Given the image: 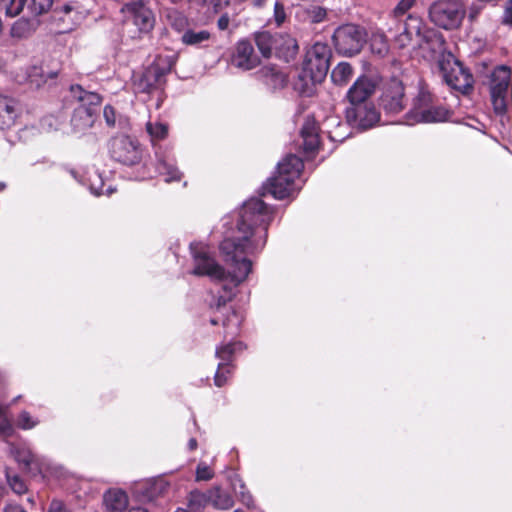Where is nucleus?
<instances>
[{
    "mask_svg": "<svg viewBox=\"0 0 512 512\" xmlns=\"http://www.w3.org/2000/svg\"><path fill=\"white\" fill-rule=\"evenodd\" d=\"M146 131L152 142L161 141L168 136L169 126L160 120H149L146 123Z\"/></svg>",
    "mask_w": 512,
    "mask_h": 512,
    "instance_id": "nucleus-29",
    "label": "nucleus"
},
{
    "mask_svg": "<svg viewBox=\"0 0 512 512\" xmlns=\"http://www.w3.org/2000/svg\"><path fill=\"white\" fill-rule=\"evenodd\" d=\"M54 0H31V9L35 14L47 12L53 5Z\"/></svg>",
    "mask_w": 512,
    "mask_h": 512,
    "instance_id": "nucleus-37",
    "label": "nucleus"
},
{
    "mask_svg": "<svg viewBox=\"0 0 512 512\" xmlns=\"http://www.w3.org/2000/svg\"><path fill=\"white\" fill-rule=\"evenodd\" d=\"M71 10V8L69 6H65V11L66 12H69Z\"/></svg>",
    "mask_w": 512,
    "mask_h": 512,
    "instance_id": "nucleus-64",
    "label": "nucleus"
},
{
    "mask_svg": "<svg viewBox=\"0 0 512 512\" xmlns=\"http://www.w3.org/2000/svg\"><path fill=\"white\" fill-rule=\"evenodd\" d=\"M214 12L218 13L229 5V0H211Z\"/></svg>",
    "mask_w": 512,
    "mask_h": 512,
    "instance_id": "nucleus-50",
    "label": "nucleus"
},
{
    "mask_svg": "<svg viewBox=\"0 0 512 512\" xmlns=\"http://www.w3.org/2000/svg\"><path fill=\"white\" fill-rule=\"evenodd\" d=\"M166 19L176 32H193L188 28L187 17L176 9L167 10Z\"/></svg>",
    "mask_w": 512,
    "mask_h": 512,
    "instance_id": "nucleus-28",
    "label": "nucleus"
},
{
    "mask_svg": "<svg viewBox=\"0 0 512 512\" xmlns=\"http://www.w3.org/2000/svg\"><path fill=\"white\" fill-rule=\"evenodd\" d=\"M175 512H193V511L185 510L184 508H178Z\"/></svg>",
    "mask_w": 512,
    "mask_h": 512,
    "instance_id": "nucleus-59",
    "label": "nucleus"
},
{
    "mask_svg": "<svg viewBox=\"0 0 512 512\" xmlns=\"http://www.w3.org/2000/svg\"><path fill=\"white\" fill-rule=\"evenodd\" d=\"M285 18L286 13L283 4L276 2L274 5V19L278 27L284 23Z\"/></svg>",
    "mask_w": 512,
    "mask_h": 512,
    "instance_id": "nucleus-45",
    "label": "nucleus"
},
{
    "mask_svg": "<svg viewBox=\"0 0 512 512\" xmlns=\"http://www.w3.org/2000/svg\"><path fill=\"white\" fill-rule=\"evenodd\" d=\"M4 512H27V511L18 504H8L5 506Z\"/></svg>",
    "mask_w": 512,
    "mask_h": 512,
    "instance_id": "nucleus-53",
    "label": "nucleus"
},
{
    "mask_svg": "<svg viewBox=\"0 0 512 512\" xmlns=\"http://www.w3.org/2000/svg\"><path fill=\"white\" fill-rule=\"evenodd\" d=\"M303 148L306 152H313L319 146L318 126L313 118H307L301 128Z\"/></svg>",
    "mask_w": 512,
    "mask_h": 512,
    "instance_id": "nucleus-20",
    "label": "nucleus"
},
{
    "mask_svg": "<svg viewBox=\"0 0 512 512\" xmlns=\"http://www.w3.org/2000/svg\"><path fill=\"white\" fill-rule=\"evenodd\" d=\"M165 485L162 482L154 483L151 487L149 499H152L156 494L162 493Z\"/></svg>",
    "mask_w": 512,
    "mask_h": 512,
    "instance_id": "nucleus-52",
    "label": "nucleus"
},
{
    "mask_svg": "<svg viewBox=\"0 0 512 512\" xmlns=\"http://www.w3.org/2000/svg\"><path fill=\"white\" fill-rule=\"evenodd\" d=\"M229 23H230V18L228 16V14L225 13V14H222L220 16V18L218 19L217 27L219 30L223 31V30L228 29Z\"/></svg>",
    "mask_w": 512,
    "mask_h": 512,
    "instance_id": "nucleus-49",
    "label": "nucleus"
},
{
    "mask_svg": "<svg viewBox=\"0 0 512 512\" xmlns=\"http://www.w3.org/2000/svg\"><path fill=\"white\" fill-rule=\"evenodd\" d=\"M157 171L160 175L165 177L166 182L178 181L181 178L179 170L172 163L164 159L158 161Z\"/></svg>",
    "mask_w": 512,
    "mask_h": 512,
    "instance_id": "nucleus-31",
    "label": "nucleus"
},
{
    "mask_svg": "<svg viewBox=\"0 0 512 512\" xmlns=\"http://www.w3.org/2000/svg\"><path fill=\"white\" fill-rule=\"evenodd\" d=\"M210 322H211V324H212V325H217V324H218V320H217V319H215V318H212V319L210 320Z\"/></svg>",
    "mask_w": 512,
    "mask_h": 512,
    "instance_id": "nucleus-60",
    "label": "nucleus"
},
{
    "mask_svg": "<svg viewBox=\"0 0 512 512\" xmlns=\"http://www.w3.org/2000/svg\"><path fill=\"white\" fill-rule=\"evenodd\" d=\"M10 32H18V31H17V27H16V26H13Z\"/></svg>",
    "mask_w": 512,
    "mask_h": 512,
    "instance_id": "nucleus-63",
    "label": "nucleus"
},
{
    "mask_svg": "<svg viewBox=\"0 0 512 512\" xmlns=\"http://www.w3.org/2000/svg\"><path fill=\"white\" fill-rule=\"evenodd\" d=\"M369 41L371 42L370 46L372 52L383 55L388 51L385 34H372Z\"/></svg>",
    "mask_w": 512,
    "mask_h": 512,
    "instance_id": "nucleus-33",
    "label": "nucleus"
},
{
    "mask_svg": "<svg viewBox=\"0 0 512 512\" xmlns=\"http://www.w3.org/2000/svg\"><path fill=\"white\" fill-rule=\"evenodd\" d=\"M103 116L109 127H114L116 123V112L111 105H106L103 110Z\"/></svg>",
    "mask_w": 512,
    "mask_h": 512,
    "instance_id": "nucleus-43",
    "label": "nucleus"
},
{
    "mask_svg": "<svg viewBox=\"0 0 512 512\" xmlns=\"http://www.w3.org/2000/svg\"><path fill=\"white\" fill-rule=\"evenodd\" d=\"M419 48L423 52H429V57L434 58L439 54L438 60L443 54H447L444 50V39L442 34H415Z\"/></svg>",
    "mask_w": 512,
    "mask_h": 512,
    "instance_id": "nucleus-17",
    "label": "nucleus"
},
{
    "mask_svg": "<svg viewBox=\"0 0 512 512\" xmlns=\"http://www.w3.org/2000/svg\"><path fill=\"white\" fill-rule=\"evenodd\" d=\"M128 512H149V511L147 508H144L141 506H136V507H132L131 509H129Z\"/></svg>",
    "mask_w": 512,
    "mask_h": 512,
    "instance_id": "nucleus-55",
    "label": "nucleus"
},
{
    "mask_svg": "<svg viewBox=\"0 0 512 512\" xmlns=\"http://www.w3.org/2000/svg\"><path fill=\"white\" fill-rule=\"evenodd\" d=\"M190 450H195L197 448V441L195 438H191L188 443Z\"/></svg>",
    "mask_w": 512,
    "mask_h": 512,
    "instance_id": "nucleus-56",
    "label": "nucleus"
},
{
    "mask_svg": "<svg viewBox=\"0 0 512 512\" xmlns=\"http://www.w3.org/2000/svg\"><path fill=\"white\" fill-rule=\"evenodd\" d=\"M231 62L233 66L242 70L253 69L258 64V57L254 54V49L251 43L247 41H240L237 44Z\"/></svg>",
    "mask_w": 512,
    "mask_h": 512,
    "instance_id": "nucleus-16",
    "label": "nucleus"
},
{
    "mask_svg": "<svg viewBox=\"0 0 512 512\" xmlns=\"http://www.w3.org/2000/svg\"><path fill=\"white\" fill-rule=\"evenodd\" d=\"M103 503L109 512H122L127 508L128 497L121 489H110L104 494Z\"/></svg>",
    "mask_w": 512,
    "mask_h": 512,
    "instance_id": "nucleus-21",
    "label": "nucleus"
},
{
    "mask_svg": "<svg viewBox=\"0 0 512 512\" xmlns=\"http://www.w3.org/2000/svg\"><path fill=\"white\" fill-rule=\"evenodd\" d=\"M332 51L328 44L316 42L305 54L303 62L304 76L312 83H321L327 76Z\"/></svg>",
    "mask_w": 512,
    "mask_h": 512,
    "instance_id": "nucleus-7",
    "label": "nucleus"
},
{
    "mask_svg": "<svg viewBox=\"0 0 512 512\" xmlns=\"http://www.w3.org/2000/svg\"><path fill=\"white\" fill-rule=\"evenodd\" d=\"M256 44L264 57L275 54L286 62L298 54L297 40L291 34H255Z\"/></svg>",
    "mask_w": 512,
    "mask_h": 512,
    "instance_id": "nucleus-4",
    "label": "nucleus"
},
{
    "mask_svg": "<svg viewBox=\"0 0 512 512\" xmlns=\"http://www.w3.org/2000/svg\"><path fill=\"white\" fill-rule=\"evenodd\" d=\"M502 22L512 26V0H509L506 5Z\"/></svg>",
    "mask_w": 512,
    "mask_h": 512,
    "instance_id": "nucleus-47",
    "label": "nucleus"
},
{
    "mask_svg": "<svg viewBox=\"0 0 512 512\" xmlns=\"http://www.w3.org/2000/svg\"><path fill=\"white\" fill-rule=\"evenodd\" d=\"M368 34H333V41L338 51L346 56L358 54L368 41Z\"/></svg>",
    "mask_w": 512,
    "mask_h": 512,
    "instance_id": "nucleus-15",
    "label": "nucleus"
},
{
    "mask_svg": "<svg viewBox=\"0 0 512 512\" xmlns=\"http://www.w3.org/2000/svg\"><path fill=\"white\" fill-rule=\"evenodd\" d=\"M58 72V69L46 71L42 66L34 65L27 70V80L36 87H40L45 84L48 79L55 78Z\"/></svg>",
    "mask_w": 512,
    "mask_h": 512,
    "instance_id": "nucleus-25",
    "label": "nucleus"
},
{
    "mask_svg": "<svg viewBox=\"0 0 512 512\" xmlns=\"http://www.w3.org/2000/svg\"><path fill=\"white\" fill-rule=\"evenodd\" d=\"M231 374L229 363H219L218 370L214 377V383L217 387H222L227 382V375Z\"/></svg>",
    "mask_w": 512,
    "mask_h": 512,
    "instance_id": "nucleus-34",
    "label": "nucleus"
},
{
    "mask_svg": "<svg viewBox=\"0 0 512 512\" xmlns=\"http://www.w3.org/2000/svg\"><path fill=\"white\" fill-rule=\"evenodd\" d=\"M229 322H231V318L230 317H228L227 319L223 320V325L227 326Z\"/></svg>",
    "mask_w": 512,
    "mask_h": 512,
    "instance_id": "nucleus-58",
    "label": "nucleus"
},
{
    "mask_svg": "<svg viewBox=\"0 0 512 512\" xmlns=\"http://www.w3.org/2000/svg\"><path fill=\"white\" fill-rule=\"evenodd\" d=\"M18 116L16 105L13 100L0 96V129L11 128Z\"/></svg>",
    "mask_w": 512,
    "mask_h": 512,
    "instance_id": "nucleus-22",
    "label": "nucleus"
},
{
    "mask_svg": "<svg viewBox=\"0 0 512 512\" xmlns=\"http://www.w3.org/2000/svg\"><path fill=\"white\" fill-rule=\"evenodd\" d=\"M415 3V0H400L394 9L395 16L404 15Z\"/></svg>",
    "mask_w": 512,
    "mask_h": 512,
    "instance_id": "nucleus-44",
    "label": "nucleus"
},
{
    "mask_svg": "<svg viewBox=\"0 0 512 512\" xmlns=\"http://www.w3.org/2000/svg\"><path fill=\"white\" fill-rule=\"evenodd\" d=\"M210 504L209 490L207 492L192 491L188 498V508L186 510L199 512Z\"/></svg>",
    "mask_w": 512,
    "mask_h": 512,
    "instance_id": "nucleus-30",
    "label": "nucleus"
},
{
    "mask_svg": "<svg viewBox=\"0 0 512 512\" xmlns=\"http://www.w3.org/2000/svg\"><path fill=\"white\" fill-rule=\"evenodd\" d=\"M346 119L351 126L366 130L379 121L380 114L371 102L354 104L347 107Z\"/></svg>",
    "mask_w": 512,
    "mask_h": 512,
    "instance_id": "nucleus-10",
    "label": "nucleus"
},
{
    "mask_svg": "<svg viewBox=\"0 0 512 512\" xmlns=\"http://www.w3.org/2000/svg\"><path fill=\"white\" fill-rule=\"evenodd\" d=\"M303 166L304 165L300 157L290 154L278 164L277 170L294 181L299 177Z\"/></svg>",
    "mask_w": 512,
    "mask_h": 512,
    "instance_id": "nucleus-24",
    "label": "nucleus"
},
{
    "mask_svg": "<svg viewBox=\"0 0 512 512\" xmlns=\"http://www.w3.org/2000/svg\"><path fill=\"white\" fill-rule=\"evenodd\" d=\"M410 35H411V34H408V33L400 34V35H399L398 41L401 43V45H402V46H404V45H405V44H404V40L402 39V37H404L405 39H408Z\"/></svg>",
    "mask_w": 512,
    "mask_h": 512,
    "instance_id": "nucleus-57",
    "label": "nucleus"
},
{
    "mask_svg": "<svg viewBox=\"0 0 512 512\" xmlns=\"http://www.w3.org/2000/svg\"><path fill=\"white\" fill-rule=\"evenodd\" d=\"M8 483L11 489L19 495L27 491L25 482L18 476H8Z\"/></svg>",
    "mask_w": 512,
    "mask_h": 512,
    "instance_id": "nucleus-38",
    "label": "nucleus"
},
{
    "mask_svg": "<svg viewBox=\"0 0 512 512\" xmlns=\"http://www.w3.org/2000/svg\"><path fill=\"white\" fill-rule=\"evenodd\" d=\"M6 188V184L3 182H0V191H3Z\"/></svg>",
    "mask_w": 512,
    "mask_h": 512,
    "instance_id": "nucleus-61",
    "label": "nucleus"
},
{
    "mask_svg": "<svg viewBox=\"0 0 512 512\" xmlns=\"http://www.w3.org/2000/svg\"><path fill=\"white\" fill-rule=\"evenodd\" d=\"M438 66L444 81L451 88L467 93L473 87L472 74L459 62L452 53L443 54Z\"/></svg>",
    "mask_w": 512,
    "mask_h": 512,
    "instance_id": "nucleus-8",
    "label": "nucleus"
},
{
    "mask_svg": "<svg viewBox=\"0 0 512 512\" xmlns=\"http://www.w3.org/2000/svg\"><path fill=\"white\" fill-rule=\"evenodd\" d=\"M353 75V68L347 62L339 63L331 72V79L338 86L346 85Z\"/></svg>",
    "mask_w": 512,
    "mask_h": 512,
    "instance_id": "nucleus-27",
    "label": "nucleus"
},
{
    "mask_svg": "<svg viewBox=\"0 0 512 512\" xmlns=\"http://www.w3.org/2000/svg\"><path fill=\"white\" fill-rule=\"evenodd\" d=\"M272 219L273 211L261 199L247 200L239 210L231 234L220 244V252L229 271L226 272L204 249L198 251L191 246L195 265L193 274L206 275L219 281L229 279L234 286H238L252 270V262L247 255L263 249Z\"/></svg>",
    "mask_w": 512,
    "mask_h": 512,
    "instance_id": "nucleus-1",
    "label": "nucleus"
},
{
    "mask_svg": "<svg viewBox=\"0 0 512 512\" xmlns=\"http://www.w3.org/2000/svg\"><path fill=\"white\" fill-rule=\"evenodd\" d=\"M465 15L461 2L441 0L434 3L429 10L431 21L439 28L452 30L458 28Z\"/></svg>",
    "mask_w": 512,
    "mask_h": 512,
    "instance_id": "nucleus-9",
    "label": "nucleus"
},
{
    "mask_svg": "<svg viewBox=\"0 0 512 512\" xmlns=\"http://www.w3.org/2000/svg\"><path fill=\"white\" fill-rule=\"evenodd\" d=\"M421 26L422 22L419 18L409 15L404 24L403 32H421Z\"/></svg>",
    "mask_w": 512,
    "mask_h": 512,
    "instance_id": "nucleus-40",
    "label": "nucleus"
},
{
    "mask_svg": "<svg viewBox=\"0 0 512 512\" xmlns=\"http://www.w3.org/2000/svg\"><path fill=\"white\" fill-rule=\"evenodd\" d=\"M376 89L375 82L369 77H359L347 91V99L350 105L370 103L368 100Z\"/></svg>",
    "mask_w": 512,
    "mask_h": 512,
    "instance_id": "nucleus-14",
    "label": "nucleus"
},
{
    "mask_svg": "<svg viewBox=\"0 0 512 512\" xmlns=\"http://www.w3.org/2000/svg\"><path fill=\"white\" fill-rule=\"evenodd\" d=\"M404 86L398 79H392L380 97V106L388 114H398L405 107Z\"/></svg>",
    "mask_w": 512,
    "mask_h": 512,
    "instance_id": "nucleus-12",
    "label": "nucleus"
},
{
    "mask_svg": "<svg viewBox=\"0 0 512 512\" xmlns=\"http://www.w3.org/2000/svg\"><path fill=\"white\" fill-rule=\"evenodd\" d=\"M10 453L19 464L23 465L24 469L31 470L33 465L39 468L36 455L26 445L10 444Z\"/></svg>",
    "mask_w": 512,
    "mask_h": 512,
    "instance_id": "nucleus-23",
    "label": "nucleus"
},
{
    "mask_svg": "<svg viewBox=\"0 0 512 512\" xmlns=\"http://www.w3.org/2000/svg\"><path fill=\"white\" fill-rule=\"evenodd\" d=\"M232 299V294L230 293L229 296H219L215 302V304H212L211 307L215 308L217 311H220L223 307L226 306V303Z\"/></svg>",
    "mask_w": 512,
    "mask_h": 512,
    "instance_id": "nucleus-46",
    "label": "nucleus"
},
{
    "mask_svg": "<svg viewBox=\"0 0 512 512\" xmlns=\"http://www.w3.org/2000/svg\"><path fill=\"white\" fill-rule=\"evenodd\" d=\"M175 61L174 54L157 56L141 74L134 77L135 90L139 93H151L161 89L166 82L165 76L171 71Z\"/></svg>",
    "mask_w": 512,
    "mask_h": 512,
    "instance_id": "nucleus-3",
    "label": "nucleus"
},
{
    "mask_svg": "<svg viewBox=\"0 0 512 512\" xmlns=\"http://www.w3.org/2000/svg\"><path fill=\"white\" fill-rule=\"evenodd\" d=\"M479 13V10L477 8L472 7L469 12V20L473 21Z\"/></svg>",
    "mask_w": 512,
    "mask_h": 512,
    "instance_id": "nucleus-54",
    "label": "nucleus"
},
{
    "mask_svg": "<svg viewBox=\"0 0 512 512\" xmlns=\"http://www.w3.org/2000/svg\"><path fill=\"white\" fill-rule=\"evenodd\" d=\"M242 349L241 342L228 343L216 350V357L222 360L221 363H228L232 357V355Z\"/></svg>",
    "mask_w": 512,
    "mask_h": 512,
    "instance_id": "nucleus-32",
    "label": "nucleus"
},
{
    "mask_svg": "<svg viewBox=\"0 0 512 512\" xmlns=\"http://www.w3.org/2000/svg\"><path fill=\"white\" fill-rule=\"evenodd\" d=\"M257 76L273 89L283 88L287 82L285 73L274 65L263 66L257 71Z\"/></svg>",
    "mask_w": 512,
    "mask_h": 512,
    "instance_id": "nucleus-19",
    "label": "nucleus"
},
{
    "mask_svg": "<svg viewBox=\"0 0 512 512\" xmlns=\"http://www.w3.org/2000/svg\"><path fill=\"white\" fill-rule=\"evenodd\" d=\"M94 193H95L96 195H101V194H103V192H102V191H98V190H95V191H94Z\"/></svg>",
    "mask_w": 512,
    "mask_h": 512,
    "instance_id": "nucleus-62",
    "label": "nucleus"
},
{
    "mask_svg": "<svg viewBox=\"0 0 512 512\" xmlns=\"http://www.w3.org/2000/svg\"><path fill=\"white\" fill-rule=\"evenodd\" d=\"M307 15L312 23H320L326 19L327 11L323 7H312L307 10Z\"/></svg>",
    "mask_w": 512,
    "mask_h": 512,
    "instance_id": "nucleus-36",
    "label": "nucleus"
},
{
    "mask_svg": "<svg viewBox=\"0 0 512 512\" xmlns=\"http://www.w3.org/2000/svg\"><path fill=\"white\" fill-rule=\"evenodd\" d=\"M122 11L132 18L139 32H151L154 28L155 16L142 1L128 3Z\"/></svg>",
    "mask_w": 512,
    "mask_h": 512,
    "instance_id": "nucleus-13",
    "label": "nucleus"
},
{
    "mask_svg": "<svg viewBox=\"0 0 512 512\" xmlns=\"http://www.w3.org/2000/svg\"><path fill=\"white\" fill-rule=\"evenodd\" d=\"M39 423L38 420L32 418L29 412L22 411L17 420V426L23 430H29L37 426Z\"/></svg>",
    "mask_w": 512,
    "mask_h": 512,
    "instance_id": "nucleus-35",
    "label": "nucleus"
},
{
    "mask_svg": "<svg viewBox=\"0 0 512 512\" xmlns=\"http://www.w3.org/2000/svg\"><path fill=\"white\" fill-rule=\"evenodd\" d=\"M335 32H355V33H358V32H362L360 29H359V26H356L354 24H347V25H343V26H339L335 29Z\"/></svg>",
    "mask_w": 512,
    "mask_h": 512,
    "instance_id": "nucleus-51",
    "label": "nucleus"
},
{
    "mask_svg": "<svg viewBox=\"0 0 512 512\" xmlns=\"http://www.w3.org/2000/svg\"><path fill=\"white\" fill-rule=\"evenodd\" d=\"M450 114L444 106L434 103L432 94L425 87H420L409 112V116L415 121L424 123L446 121L450 118Z\"/></svg>",
    "mask_w": 512,
    "mask_h": 512,
    "instance_id": "nucleus-6",
    "label": "nucleus"
},
{
    "mask_svg": "<svg viewBox=\"0 0 512 512\" xmlns=\"http://www.w3.org/2000/svg\"><path fill=\"white\" fill-rule=\"evenodd\" d=\"M111 156L125 165H135L141 159L138 145L127 136L115 137L110 141Z\"/></svg>",
    "mask_w": 512,
    "mask_h": 512,
    "instance_id": "nucleus-11",
    "label": "nucleus"
},
{
    "mask_svg": "<svg viewBox=\"0 0 512 512\" xmlns=\"http://www.w3.org/2000/svg\"><path fill=\"white\" fill-rule=\"evenodd\" d=\"M213 471L206 464H199L196 469V479L197 480H210L213 478Z\"/></svg>",
    "mask_w": 512,
    "mask_h": 512,
    "instance_id": "nucleus-42",
    "label": "nucleus"
},
{
    "mask_svg": "<svg viewBox=\"0 0 512 512\" xmlns=\"http://www.w3.org/2000/svg\"><path fill=\"white\" fill-rule=\"evenodd\" d=\"M209 495L210 504H212L217 509L227 510L230 509L234 504L232 496L219 487L210 489Z\"/></svg>",
    "mask_w": 512,
    "mask_h": 512,
    "instance_id": "nucleus-26",
    "label": "nucleus"
},
{
    "mask_svg": "<svg viewBox=\"0 0 512 512\" xmlns=\"http://www.w3.org/2000/svg\"><path fill=\"white\" fill-rule=\"evenodd\" d=\"M479 74L489 77V87L491 94V101L494 111L497 114H503L507 109V90L511 77V69L506 65L495 67L491 72L487 70V63L480 64Z\"/></svg>",
    "mask_w": 512,
    "mask_h": 512,
    "instance_id": "nucleus-5",
    "label": "nucleus"
},
{
    "mask_svg": "<svg viewBox=\"0 0 512 512\" xmlns=\"http://www.w3.org/2000/svg\"><path fill=\"white\" fill-rule=\"evenodd\" d=\"M49 512H70L59 500H53L49 507Z\"/></svg>",
    "mask_w": 512,
    "mask_h": 512,
    "instance_id": "nucleus-48",
    "label": "nucleus"
},
{
    "mask_svg": "<svg viewBox=\"0 0 512 512\" xmlns=\"http://www.w3.org/2000/svg\"><path fill=\"white\" fill-rule=\"evenodd\" d=\"M70 93L79 103L71 118L72 129L75 133H84L94 125L97 119L102 96L96 92L86 91L78 84L70 87Z\"/></svg>",
    "mask_w": 512,
    "mask_h": 512,
    "instance_id": "nucleus-2",
    "label": "nucleus"
},
{
    "mask_svg": "<svg viewBox=\"0 0 512 512\" xmlns=\"http://www.w3.org/2000/svg\"><path fill=\"white\" fill-rule=\"evenodd\" d=\"M294 181L277 170V175L269 180L268 192L276 199H284L293 191Z\"/></svg>",
    "mask_w": 512,
    "mask_h": 512,
    "instance_id": "nucleus-18",
    "label": "nucleus"
},
{
    "mask_svg": "<svg viewBox=\"0 0 512 512\" xmlns=\"http://www.w3.org/2000/svg\"><path fill=\"white\" fill-rule=\"evenodd\" d=\"M14 433V428L10 420L4 416V413L0 415V435L4 437H10Z\"/></svg>",
    "mask_w": 512,
    "mask_h": 512,
    "instance_id": "nucleus-41",
    "label": "nucleus"
},
{
    "mask_svg": "<svg viewBox=\"0 0 512 512\" xmlns=\"http://www.w3.org/2000/svg\"><path fill=\"white\" fill-rule=\"evenodd\" d=\"M210 34H183L182 42L186 45H197L209 39Z\"/></svg>",
    "mask_w": 512,
    "mask_h": 512,
    "instance_id": "nucleus-39",
    "label": "nucleus"
}]
</instances>
